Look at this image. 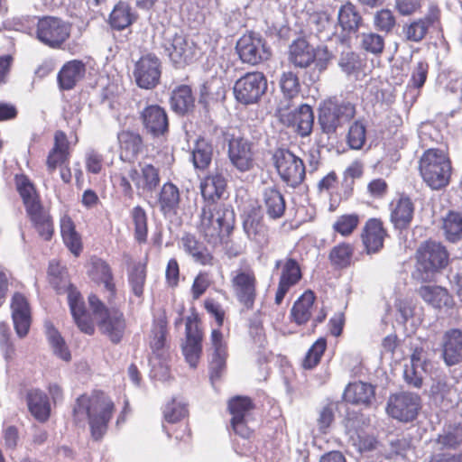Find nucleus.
I'll use <instances>...</instances> for the list:
<instances>
[{"label":"nucleus","instance_id":"obj_1","mask_svg":"<svg viewBox=\"0 0 462 462\" xmlns=\"http://www.w3.org/2000/svg\"><path fill=\"white\" fill-rule=\"evenodd\" d=\"M235 223L236 215L230 205L206 202L201 208L199 231L213 246L228 243Z\"/></svg>","mask_w":462,"mask_h":462},{"label":"nucleus","instance_id":"obj_2","mask_svg":"<svg viewBox=\"0 0 462 462\" xmlns=\"http://www.w3.org/2000/svg\"><path fill=\"white\" fill-rule=\"evenodd\" d=\"M114 410L113 402L103 393L91 397L81 395L73 408L74 421L77 424L88 419L94 439H100L106 431Z\"/></svg>","mask_w":462,"mask_h":462},{"label":"nucleus","instance_id":"obj_3","mask_svg":"<svg viewBox=\"0 0 462 462\" xmlns=\"http://www.w3.org/2000/svg\"><path fill=\"white\" fill-rule=\"evenodd\" d=\"M451 171L450 160L442 150L428 148L420 160L422 179L432 189L446 187L449 183Z\"/></svg>","mask_w":462,"mask_h":462},{"label":"nucleus","instance_id":"obj_4","mask_svg":"<svg viewBox=\"0 0 462 462\" xmlns=\"http://www.w3.org/2000/svg\"><path fill=\"white\" fill-rule=\"evenodd\" d=\"M417 264L413 277L420 282L430 281L433 274L448 263V254L439 243L433 241L421 245L416 253Z\"/></svg>","mask_w":462,"mask_h":462},{"label":"nucleus","instance_id":"obj_5","mask_svg":"<svg viewBox=\"0 0 462 462\" xmlns=\"http://www.w3.org/2000/svg\"><path fill=\"white\" fill-rule=\"evenodd\" d=\"M88 303L99 319L98 328L101 333L113 344H119L126 329L124 313L115 308H106L96 295L88 297Z\"/></svg>","mask_w":462,"mask_h":462},{"label":"nucleus","instance_id":"obj_6","mask_svg":"<svg viewBox=\"0 0 462 462\" xmlns=\"http://www.w3.org/2000/svg\"><path fill=\"white\" fill-rule=\"evenodd\" d=\"M355 114L356 107L352 103L330 98L324 101L319 107V124L324 134L331 135L349 122Z\"/></svg>","mask_w":462,"mask_h":462},{"label":"nucleus","instance_id":"obj_7","mask_svg":"<svg viewBox=\"0 0 462 462\" xmlns=\"http://www.w3.org/2000/svg\"><path fill=\"white\" fill-rule=\"evenodd\" d=\"M231 284L237 301L243 310H251L257 297V280L253 269L248 266L238 268L231 273Z\"/></svg>","mask_w":462,"mask_h":462},{"label":"nucleus","instance_id":"obj_8","mask_svg":"<svg viewBox=\"0 0 462 462\" xmlns=\"http://www.w3.org/2000/svg\"><path fill=\"white\" fill-rule=\"evenodd\" d=\"M273 161L279 176L288 186L296 188L304 180L306 170L303 161L290 150H276Z\"/></svg>","mask_w":462,"mask_h":462},{"label":"nucleus","instance_id":"obj_9","mask_svg":"<svg viewBox=\"0 0 462 462\" xmlns=\"http://www.w3.org/2000/svg\"><path fill=\"white\" fill-rule=\"evenodd\" d=\"M236 49L240 60L250 65L260 64L272 56V51L266 41L255 32H249L240 37Z\"/></svg>","mask_w":462,"mask_h":462},{"label":"nucleus","instance_id":"obj_10","mask_svg":"<svg viewBox=\"0 0 462 462\" xmlns=\"http://www.w3.org/2000/svg\"><path fill=\"white\" fill-rule=\"evenodd\" d=\"M69 35V23L58 17L44 16L37 21V39L51 48H60Z\"/></svg>","mask_w":462,"mask_h":462},{"label":"nucleus","instance_id":"obj_11","mask_svg":"<svg viewBox=\"0 0 462 462\" xmlns=\"http://www.w3.org/2000/svg\"><path fill=\"white\" fill-rule=\"evenodd\" d=\"M266 89L267 79L262 72H248L236 80L234 94L239 103L251 105L257 103Z\"/></svg>","mask_w":462,"mask_h":462},{"label":"nucleus","instance_id":"obj_12","mask_svg":"<svg viewBox=\"0 0 462 462\" xmlns=\"http://www.w3.org/2000/svg\"><path fill=\"white\" fill-rule=\"evenodd\" d=\"M420 409V396L416 393L407 392L391 394L386 405L388 415L403 422L415 420Z\"/></svg>","mask_w":462,"mask_h":462},{"label":"nucleus","instance_id":"obj_13","mask_svg":"<svg viewBox=\"0 0 462 462\" xmlns=\"http://www.w3.org/2000/svg\"><path fill=\"white\" fill-rule=\"evenodd\" d=\"M162 63L154 54L142 56L134 64L133 72L137 86L144 89H152L160 82Z\"/></svg>","mask_w":462,"mask_h":462},{"label":"nucleus","instance_id":"obj_14","mask_svg":"<svg viewBox=\"0 0 462 462\" xmlns=\"http://www.w3.org/2000/svg\"><path fill=\"white\" fill-rule=\"evenodd\" d=\"M275 268L281 269L274 298L275 304L280 305L288 291L301 280L302 273L299 263L292 258L276 261Z\"/></svg>","mask_w":462,"mask_h":462},{"label":"nucleus","instance_id":"obj_15","mask_svg":"<svg viewBox=\"0 0 462 462\" xmlns=\"http://www.w3.org/2000/svg\"><path fill=\"white\" fill-rule=\"evenodd\" d=\"M227 156L231 165L240 172L248 171L254 166L253 144L242 136L228 140Z\"/></svg>","mask_w":462,"mask_h":462},{"label":"nucleus","instance_id":"obj_16","mask_svg":"<svg viewBox=\"0 0 462 462\" xmlns=\"http://www.w3.org/2000/svg\"><path fill=\"white\" fill-rule=\"evenodd\" d=\"M128 177L139 195L152 194L161 182L160 170L151 163H139L128 171Z\"/></svg>","mask_w":462,"mask_h":462},{"label":"nucleus","instance_id":"obj_17","mask_svg":"<svg viewBox=\"0 0 462 462\" xmlns=\"http://www.w3.org/2000/svg\"><path fill=\"white\" fill-rule=\"evenodd\" d=\"M165 51L171 60L179 67L189 64L196 56V45L188 39L182 32H175L167 39Z\"/></svg>","mask_w":462,"mask_h":462},{"label":"nucleus","instance_id":"obj_18","mask_svg":"<svg viewBox=\"0 0 462 462\" xmlns=\"http://www.w3.org/2000/svg\"><path fill=\"white\" fill-rule=\"evenodd\" d=\"M144 131L152 137H163L169 133L166 110L159 105L146 106L140 113Z\"/></svg>","mask_w":462,"mask_h":462},{"label":"nucleus","instance_id":"obj_19","mask_svg":"<svg viewBox=\"0 0 462 462\" xmlns=\"http://www.w3.org/2000/svg\"><path fill=\"white\" fill-rule=\"evenodd\" d=\"M202 333L199 327L197 315H191L186 320V341L182 345V353L191 367H196L202 353Z\"/></svg>","mask_w":462,"mask_h":462},{"label":"nucleus","instance_id":"obj_20","mask_svg":"<svg viewBox=\"0 0 462 462\" xmlns=\"http://www.w3.org/2000/svg\"><path fill=\"white\" fill-rule=\"evenodd\" d=\"M211 344L213 347L212 359L209 364L210 379L215 382L222 376L226 366V345L223 335L218 329H213L211 333Z\"/></svg>","mask_w":462,"mask_h":462},{"label":"nucleus","instance_id":"obj_21","mask_svg":"<svg viewBox=\"0 0 462 462\" xmlns=\"http://www.w3.org/2000/svg\"><path fill=\"white\" fill-rule=\"evenodd\" d=\"M12 318L16 334L23 337L27 335L31 326V310L25 297L15 293L11 302Z\"/></svg>","mask_w":462,"mask_h":462},{"label":"nucleus","instance_id":"obj_22","mask_svg":"<svg viewBox=\"0 0 462 462\" xmlns=\"http://www.w3.org/2000/svg\"><path fill=\"white\" fill-rule=\"evenodd\" d=\"M68 300L71 314L79 328L88 335H92L95 330L94 326L85 310L84 302L79 292L72 285L68 288Z\"/></svg>","mask_w":462,"mask_h":462},{"label":"nucleus","instance_id":"obj_23","mask_svg":"<svg viewBox=\"0 0 462 462\" xmlns=\"http://www.w3.org/2000/svg\"><path fill=\"white\" fill-rule=\"evenodd\" d=\"M69 149L67 135L62 131H57L54 135V146L47 157V168L53 172L57 167L69 164Z\"/></svg>","mask_w":462,"mask_h":462},{"label":"nucleus","instance_id":"obj_24","mask_svg":"<svg viewBox=\"0 0 462 462\" xmlns=\"http://www.w3.org/2000/svg\"><path fill=\"white\" fill-rule=\"evenodd\" d=\"M375 388L373 384L361 381L349 383L344 392L346 402L368 407L374 400Z\"/></svg>","mask_w":462,"mask_h":462},{"label":"nucleus","instance_id":"obj_25","mask_svg":"<svg viewBox=\"0 0 462 462\" xmlns=\"http://www.w3.org/2000/svg\"><path fill=\"white\" fill-rule=\"evenodd\" d=\"M244 230L249 239L263 247L268 244V229L259 212L252 210L248 213L243 223Z\"/></svg>","mask_w":462,"mask_h":462},{"label":"nucleus","instance_id":"obj_26","mask_svg":"<svg viewBox=\"0 0 462 462\" xmlns=\"http://www.w3.org/2000/svg\"><path fill=\"white\" fill-rule=\"evenodd\" d=\"M156 202L160 211L165 217L176 215L180 202L179 188L170 181L164 183L158 194Z\"/></svg>","mask_w":462,"mask_h":462},{"label":"nucleus","instance_id":"obj_27","mask_svg":"<svg viewBox=\"0 0 462 462\" xmlns=\"http://www.w3.org/2000/svg\"><path fill=\"white\" fill-rule=\"evenodd\" d=\"M443 357L448 365L462 361V331L453 328L444 335Z\"/></svg>","mask_w":462,"mask_h":462},{"label":"nucleus","instance_id":"obj_28","mask_svg":"<svg viewBox=\"0 0 462 462\" xmlns=\"http://www.w3.org/2000/svg\"><path fill=\"white\" fill-rule=\"evenodd\" d=\"M180 243L186 254H188L194 262L201 265H212L213 256L208 248L197 239L192 234H185L180 239Z\"/></svg>","mask_w":462,"mask_h":462},{"label":"nucleus","instance_id":"obj_29","mask_svg":"<svg viewBox=\"0 0 462 462\" xmlns=\"http://www.w3.org/2000/svg\"><path fill=\"white\" fill-rule=\"evenodd\" d=\"M85 64L80 60H70L63 65L58 74V82L62 90H70L83 79Z\"/></svg>","mask_w":462,"mask_h":462},{"label":"nucleus","instance_id":"obj_30","mask_svg":"<svg viewBox=\"0 0 462 462\" xmlns=\"http://www.w3.org/2000/svg\"><path fill=\"white\" fill-rule=\"evenodd\" d=\"M384 236L385 231L380 220L371 218L366 222L362 238L368 254L376 253L383 247Z\"/></svg>","mask_w":462,"mask_h":462},{"label":"nucleus","instance_id":"obj_31","mask_svg":"<svg viewBox=\"0 0 462 462\" xmlns=\"http://www.w3.org/2000/svg\"><path fill=\"white\" fill-rule=\"evenodd\" d=\"M263 208L270 218L277 219L283 216L286 208L283 195L275 186L264 188L262 194Z\"/></svg>","mask_w":462,"mask_h":462},{"label":"nucleus","instance_id":"obj_32","mask_svg":"<svg viewBox=\"0 0 462 462\" xmlns=\"http://www.w3.org/2000/svg\"><path fill=\"white\" fill-rule=\"evenodd\" d=\"M337 23L344 32L352 34L359 30L363 18L356 6L351 2H346L338 9Z\"/></svg>","mask_w":462,"mask_h":462},{"label":"nucleus","instance_id":"obj_33","mask_svg":"<svg viewBox=\"0 0 462 462\" xmlns=\"http://www.w3.org/2000/svg\"><path fill=\"white\" fill-rule=\"evenodd\" d=\"M27 405L32 415L39 421L50 417L51 405L48 396L39 389H31L26 394Z\"/></svg>","mask_w":462,"mask_h":462},{"label":"nucleus","instance_id":"obj_34","mask_svg":"<svg viewBox=\"0 0 462 462\" xmlns=\"http://www.w3.org/2000/svg\"><path fill=\"white\" fill-rule=\"evenodd\" d=\"M391 221L397 229L407 228L414 213V205L410 198L401 197L395 204H392Z\"/></svg>","mask_w":462,"mask_h":462},{"label":"nucleus","instance_id":"obj_35","mask_svg":"<svg viewBox=\"0 0 462 462\" xmlns=\"http://www.w3.org/2000/svg\"><path fill=\"white\" fill-rule=\"evenodd\" d=\"M171 107L179 115H187L193 111L195 106V98L189 86L180 85L171 93Z\"/></svg>","mask_w":462,"mask_h":462},{"label":"nucleus","instance_id":"obj_36","mask_svg":"<svg viewBox=\"0 0 462 462\" xmlns=\"http://www.w3.org/2000/svg\"><path fill=\"white\" fill-rule=\"evenodd\" d=\"M314 48L304 39H298L290 47V60L299 68H307L315 60Z\"/></svg>","mask_w":462,"mask_h":462},{"label":"nucleus","instance_id":"obj_37","mask_svg":"<svg viewBox=\"0 0 462 462\" xmlns=\"http://www.w3.org/2000/svg\"><path fill=\"white\" fill-rule=\"evenodd\" d=\"M226 187V180L221 173H211L200 183L201 195L206 202H215L222 197Z\"/></svg>","mask_w":462,"mask_h":462},{"label":"nucleus","instance_id":"obj_38","mask_svg":"<svg viewBox=\"0 0 462 462\" xmlns=\"http://www.w3.org/2000/svg\"><path fill=\"white\" fill-rule=\"evenodd\" d=\"M419 295L430 305L435 309H441L442 307H451L453 299L448 291L440 286H421L419 291Z\"/></svg>","mask_w":462,"mask_h":462},{"label":"nucleus","instance_id":"obj_39","mask_svg":"<svg viewBox=\"0 0 462 462\" xmlns=\"http://www.w3.org/2000/svg\"><path fill=\"white\" fill-rule=\"evenodd\" d=\"M214 148L210 142L199 138L194 143L191 161L196 170L205 171L212 162Z\"/></svg>","mask_w":462,"mask_h":462},{"label":"nucleus","instance_id":"obj_40","mask_svg":"<svg viewBox=\"0 0 462 462\" xmlns=\"http://www.w3.org/2000/svg\"><path fill=\"white\" fill-rule=\"evenodd\" d=\"M314 301V293L311 291H305L292 306L291 310L292 320L298 325L305 324L312 315Z\"/></svg>","mask_w":462,"mask_h":462},{"label":"nucleus","instance_id":"obj_41","mask_svg":"<svg viewBox=\"0 0 462 462\" xmlns=\"http://www.w3.org/2000/svg\"><path fill=\"white\" fill-rule=\"evenodd\" d=\"M89 273L95 282L104 284L106 290L110 293V297L115 296L116 286L113 282L111 268L107 263L102 259H93Z\"/></svg>","mask_w":462,"mask_h":462},{"label":"nucleus","instance_id":"obj_42","mask_svg":"<svg viewBox=\"0 0 462 462\" xmlns=\"http://www.w3.org/2000/svg\"><path fill=\"white\" fill-rule=\"evenodd\" d=\"M290 123L297 127V132L301 136L309 135L314 125V114L310 106L303 104L291 115Z\"/></svg>","mask_w":462,"mask_h":462},{"label":"nucleus","instance_id":"obj_43","mask_svg":"<svg viewBox=\"0 0 462 462\" xmlns=\"http://www.w3.org/2000/svg\"><path fill=\"white\" fill-rule=\"evenodd\" d=\"M135 15L131 6L125 2H119L112 10L109 16L110 25L118 31L124 30L133 23Z\"/></svg>","mask_w":462,"mask_h":462},{"label":"nucleus","instance_id":"obj_44","mask_svg":"<svg viewBox=\"0 0 462 462\" xmlns=\"http://www.w3.org/2000/svg\"><path fill=\"white\" fill-rule=\"evenodd\" d=\"M429 366L428 359L411 360L410 365H406L403 376L405 382L412 387L420 388L423 377L427 373Z\"/></svg>","mask_w":462,"mask_h":462},{"label":"nucleus","instance_id":"obj_45","mask_svg":"<svg viewBox=\"0 0 462 462\" xmlns=\"http://www.w3.org/2000/svg\"><path fill=\"white\" fill-rule=\"evenodd\" d=\"M32 221L38 234L44 240H50L53 234L52 219L48 213L40 208L27 212Z\"/></svg>","mask_w":462,"mask_h":462},{"label":"nucleus","instance_id":"obj_46","mask_svg":"<svg viewBox=\"0 0 462 462\" xmlns=\"http://www.w3.org/2000/svg\"><path fill=\"white\" fill-rule=\"evenodd\" d=\"M166 334H167V319L165 314L160 315L154 319L151 340V348L152 352L157 356H162L166 344Z\"/></svg>","mask_w":462,"mask_h":462},{"label":"nucleus","instance_id":"obj_47","mask_svg":"<svg viewBox=\"0 0 462 462\" xmlns=\"http://www.w3.org/2000/svg\"><path fill=\"white\" fill-rule=\"evenodd\" d=\"M146 281V265L142 263H134L128 270V282L133 293L141 298Z\"/></svg>","mask_w":462,"mask_h":462},{"label":"nucleus","instance_id":"obj_48","mask_svg":"<svg viewBox=\"0 0 462 462\" xmlns=\"http://www.w3.org/2000/svg\"><path fill=\"white\" fill-rule=\"evenodd\" d=\"M434 23L430 16L412 22L411 24L403 27L405 38L411 42H420L426 35L429 27Z\"/></svg>","mask_w":462,"mask_h":462},{"label":"nucleus","instance_id":"obj_49","mask_svg":"<svg viewBox=\"0 0 462 462\" xmlns=\"http://www.w3.org/2000/svg\"><path fill=\"white\" fill-rule=\"evenodd\" d=\"M120 147L131 156H136L143 148L142 136L131 131H123L118 134Z\"/></svg>","mask_w":462,"mask_h":462},{"label":"nucleus","instance_id":"obj_50","mask_svg":"<svg viewBox=\"0 0 462 462\" xmlns=\"http://www.w3.org/2000/svg\"><path fill=\"white\" fill-rule=\"evenodd\" d=\"M228 409L235 420L250 419L254 405L250 398L236 396L229 401Z\"/></svg>","mask_w":462,"mask_h":462},{"label":"nucleus","instance_id":"obj_51","mask_svg":"<svg viewBox=\"0 0 462 462\" xmlns=\"http://www.w3.org/2000/svg\"><path fill=\"white\" fill-rule=\"evenodd\" d=\"M134 224V237L139 243H145L147 240L148 227L147 216L144 209L136 206L131 213Z\"/></svg>","mask_w":462,"mask_h":462},{"label":"nucleus","instance_id":"obj_52","mask_svg":"<svg viewBox=\"0 0 462 462\" xmlns=\"http://www.w3.org/2000/svg\"><path fill=\"white\" fill-rule=\"evenodd\" d=\"M443 229L449 241L455 242L462 236V216L458 213L450 212L444 218Z\"/></svg>","mask_w":462,"mask_h":462},{"label":"nucleus","instance_id":"obj_53","mask_svg":"<svg viewBox=\"0 0 462 462\" xmlns=\"http://www.w3.org/2000/svg\"><path fill=\"white\" fill-rule=\"evenodd\" d=\"M353 248L349 244H340L331 250L329 259L337 268H346L351 263Z\"/></svg>","mask_w":462,"mask_h":462},{"label":"nucleus","instance_id":"obj_54","mask_svg":"<svg viewBox=\"0 0 462 462\" xmlns=\"http://www.w3.org/2000/svg\"><path fill=\"white\" fill-rule=\"evenodd\" d=\"M47 337L53 353L64 361L70 360V353L60 333L52 327H48Z\"/></svg>","mask_w":462,"mask_h":462},{"label":"nucleus","instance_id":"obj_55","mask_svg":"<svg viewBox=\"0 0 462 462\" xmlns=\"http://www.w3.org/2000/svg\"><path fill=\"white\" fill-rule=\"evenodd\" d=\"M438 443L444 448H455L462 442V427L448 426L439 435Z\"/></svg>","mask_w":462,"mask_h":462},{"label":"nucleus","instance_id":"obj_56","mask_svg":"<svg viewBox=\"0 0 462 462\" xmlns=\"http://www.w3.org/2000/svg\"><path fill=\"white\" fill-rule=\"evenodd\" d=\"M326 347V339L323 337L319 338L307 352L302 362L303 367L305 369H312L315 367L319 363Z\"/></svg>","mask_w":462,"mask_h":462},{"label":"nucleus","instance_id":"obj_57","mask_svg":"<svg viewBox=\"0 0 462 462\" xmlns=\"http://www.w3.org/2000/svg\"><path fill=\"white\" fill-rule=\"evenodd\" d=\"M18 190L23 198L27 212L40 208L41 204L35 194L34 188L28 180H24L19 182Z\"/></svg>","mask_w":462,"mask_h":462},{"label":"nucleus","instance_id":"obj_58","mask_svg":"<svg viewBox=\"0 0 462 462\" xmlns=\"http://www.w3.org/2000/svg\"><path fill=\"white\" fill-rule=\"evenodd\" d=\"M360 221V217L357 214H346L337 217V221L333 225V228L336 232L340 235L346 236L353 233L356 228Z\"/></svg>","mask_w":462,"mask_h":462},{"label":"nucleus","instance_id":"obj_59","mask_svg":"<svg viewBox=\"0 0 462 462\" xmlns=\"http://www.w3.org/2000/svg\"><path fill=\"white\" fill-rule=\"evenodd\" d=\"M361 46L367 52L380 55L384 49V39L375 32L363 33L361 36Z\"/></svg>","mask_w":462,"mask_h":462},{"label":"nucleus","instance_id":"obj_60","mask_svg":"<svg viewBox=\"0 0 462 462\" xmlns=\"http://www.w3.org/2000/svg\"><path fill=\"white\" fill-rule=\"evenodd\" d=\"M280 87L287 98H293L300 92V82L296 74L291 71L283 72L280 79Z\"/></svg>","mask_w":462,"mask_h":462},{"label":"nucleus","instance_id":"obj_61","mask_svg":"<svg viewBox=\"0 0 462 462\" xmlns=\"http://www.w3.org/2000/svg\"><path fill=\"white\" fill-rule=\"evenodd\" d=\"M188 414L186 404L182 402H177L173 399L169 402L163 411V416L167 422L176 423Z\"/></svg>","mask_w":462,"mask_h":462},{"label":"nucleus","instance_id":"obj_62","mask_svg":"<svg viewBox=\"0 0 462 462\" xmlns=\"http://www.w3.org/2000/svg\"><path fill=\"white\" fill-rule=\"evenodd\" d=\"M366 131L365 125L356 121L349 128L347 134V143L352 149L359 150L365 142Z\"/></svg>","mask_w":462,"mask_h":462},{"label":"nucleus","instance_id":"obj_63","mask_svg":"<svg viewBox=\"0 0 462 462\" xmlns=\"http://www.w3.org/2000/svg\"><path fill=\"white\" fill-rule=\"evenodd\" d=\"M374 23L379 31L389 33L394 28L396 21L390 10L383 9L375 14Z\"/></svg>","mask_w":462,"mask_h":462},{"label":"nucleus","instance_id":"obj_64","mask_svg":"<svg viewBox=\"0 0 462 462\" xmlns=\"http://www.w3.org/2000/svg\"><path fill=\"white\" fill-rule=\"evenodd\" d=\"M360 59L358 54L353 51L342 52L338 65L341 69L346 74H352L360 68Z\"/></svg>","mask_w":462,"mask_h":462}]
</instances>
